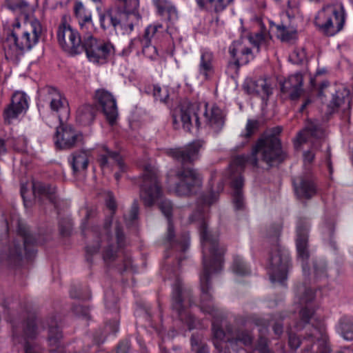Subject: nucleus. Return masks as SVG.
I'll use <instances>...</instances> for the list:
<instances>
[{
  "label": "nucleus",
  "instance_id": "obj_6",
  "mask_svg": "<svg viewBox=\"0 0 353 353\" xmlns=\"http://www.w3.org/2000/svg\"><path fill=\"white\" fill-rule=\"evenodd\" d=\"M41 33L40 21L36 18H30L23 28L17 23L8 39L14 41L17 49L21 51L30 50L39 42Z\"/></svg>",
  "mask_w": 353,
  "mask_h": 353
},
{
  "label": "nucleus",
  "instance_id": "obj_31",
  "mask_svg": "<svg viewBox=\"0 0 353 353\" xmlns=\"http://www.w3.org/2000/svg\"><path fill=\"white\" fill-rule=\"evenodd\" d=\"M73 173L77 174L86 170L89 163V152L80 150L73 152L69 159Z\"/></svg>",
  "mask_w": 353,
  "mask_h": 353
},
{
  "label": "nucleus",
  "instance_id": "obj_40",
  "mask_svg": "<svg viewBox=\"0 0 353 353\" xmlns=\"http://www.w3.org/2000/svg\"><path fill=\"white\" fill-rule=\"evenodd\" d=\"M139 5V0H117V8L134 19H136Z\"/></svg>",
  "mask_w": 353,
  "mask_h": 353
},
{
  "label": "nucleus",
  "instance_id": "obj_13",
  "mask_svg": "<svg viewBox=\"0 0 353 353\" xmlns=\"http://www.w3.org/2000/svg\"><path fill=\"white\" fill-rule=\"evenodd\" d=\"M57 39L61 48L70 55L83 52L84 40L82 41L78 31L65 21H62L57 30Z\"/></svg>",
  "mask_w": 353,
  "mask_h": 353
},
{
  "label": "nucleus",
  "instance_id": "obj_10",
  "mask_svg": "<svg viewBox=\"0 0 353 353\" xmlns=\"http://www.w3.org/2000/svg\"><path fill=\"white\" fill-rule=\"evenodd\" d=\"M38 334L34 319H28L21 325H12V341L14 344H22L25 353H43V349L37 343L31 342Z\"/></svg>",
  "mask_w": 353,
  "mask_h": 353
},
{
  "label": "nucleus",
  "instance_id": "obj_9",
  "mask_svg": "<svg viewBox=\"0 0 353 353\" xmlns=\"http://www.w3.org/2000/svg\"><path fill=\"white\" fill-rule=\"evenodd\" d=\"M191 292L185 288L180 279H177L173 285L172 307L179 316L181 321H185L189 330L196 327V320L193 316L185 312L187 306L192 304Z\"/></svg>",
  "mask_w": 353,
  "mask_h": 353
},
{
  "label": "nucleus",
  "instance_id": "obj_15",
  "mask_svg": "<svg viewBox=\"0 0 353 353\" xmlns=\"http://www.w3.org/2000/svg\"><path fill=\"white\" fill-rule=\"evenodd\" d=\"M178 182L174 192L179 196L195 194L201 188L202 179L197 171L192 168H183L176 174Z\"/></svg>",
  "mask_w": 353,
  "mask_h": 353
},
{
  "label": "nucleus",
  "instance_id": "obj_37",
  "mask_svg": "<svg viewBox=\"0 0 353 353\" xmlns=\"http://www.w3.org/2000/svg\"><path fill=\"white\" fill-rule=\"evenodd\" d=\"M95 117V109L90 105L81 106L77 112V120L83 125L90 124Z\"/></svg>",
  "mask_w": 353,
  "mask_h": 353
},
{
  "label": "nucleus",
  "instance_id": "obj_56",
  "mask_svg": "<svg viewBox=\"0 0 353 353\" xmlns=\"http://www.w3.org/2000/svg\"><path fill=\"white\" fill-rule=\"evenodd\" d=\"M21 254V246L19 243L14 244V248L9 251L8 254L5 255H1L0 256V260L3 261L4 259H7L11 257H14L15 256H19Z\"/></svg>",
  "mask_w": 353,
  "mask_h": 353
},
{
  "label": "nucleus",
  "instance_id": "obj_52",
  "mask_svg": "<svg viewBox=\"0 0 353 353\" xmlns=\"http://www.w3.org/2000/svg\"><path fill=\"white\" fill-rule=\"evenodd\" d=\"M119 330V322L114 319L112 322L108 323L105 327V334L100 339H95V343L99 344L105 340V338L108 334L116 333Z\"/></svg>",
  "mask_w": 353,
  "mask_h": 353
},
{
  "label": "nucleus",
  "instance_id": "obj_24",
  "mask_svg": "<svg viewBox=\"0 0 353 353\" xmlns=\"http://www.w3.org/2000/svg\"><path fill=\"white\" fill-rule=\"evenodd\" d=\"M332 99L329 103V108L333 110L341 108L343 112L350 108V91L343 83H336L330 88Z\"/></svg>",
  "mask_w": 353,
  "mask_h": 353
},
{
  "label": "nucleus",
  "instance_id": "obj_38",
  "mask_svg": "<svg viewBox=\"0 0 353 353\" xmlns=\"http://www.w3.org/2000/svg\"><path fill=\"white\" fill-rule=\"evenodd\" d=\"M75 13L79 19V23L82 30H88L92 28L93 23L92 15L90 13L85 14V9L81 3H77L75 5Z\"/></svg>",
  "mask_w": 353,
  "mask_h": 353
},
{
  "label": "nucleus",
  "instance_id": "obj_62",
  "mask_svg": "<svg viewBox=\"0 0 353 353\" xmlns=\"http://www.w3.org/2000/svg\"><path fill=\"white\" fill-rule=\"evenodd\" d=\"M130 343L124 341L120 343L117 347V353H129Z\"/></svg>",
  "mask_w": 353,
  "mask_h": 353
},
{
  "label": "nucleus",
  "instance_id": "obj_45",
  "mask_svg": "<svg viewBox=\"0 0 353 353\" xmlns=\"http://www.w3.org/2000/svg\"><path fill=\"white\" fill-rule=\"evenodd\" d=\"M232 270L234 274L239 276H245L250 273V268L239 256L234 258Z\"/></svg>",
  "mask_w": 353,
  "mask_h": 353
},
{
  "label": "nucleus",
  "instance_id": "obj_19",
  "mask_svg": "<svg viewBox=\"0 0 353 353\" xmlns=\"http://www.w3.org/2000/svg\"><path fill=\"white\" fill-rule=\"evenodd\" d=\"M309 225L306 221H300L296 225V246L298 259L301 261L303 272L307 274L309 252L307 250Z\"/></svg>",
  "mask_w": 353,
  "mask_h": 353
},
{
  "label": "nucleus",
  "instance_id": "obj_34",
  "mask_svg": "<svg viewBox=\"0 0 353 353\" xmlns=\"http://www.w3.org/2000/svg\"><path fill=\"white\" fill-rule=\"evenodd\" d=\"M141 43L142 45V52L143 54L148 58L150 59H154L157 56V50L154 46L150 44V43H145V40H141L139 39H134L130 41L128 50H123L122 54L123 55L128 54L132 49L138 44Z\"/></svg>",
  "mask_w": 353,
  "mask_h": 353
},
{
  "label": "nucleus",
  "instance_id": "obj_46",
  "mask_svg": "<svg viewBox=\"0 0 353 353\" xmlns=\"http://www.w3.org/2000/svg\"><path fill=\"white\" fill-rule=\"evenodd\" d=\"M192 350L194 353H209L208 345L203 343L201 336L193 334L190 339Z\"/></svg>",
  "mask_w": 353,
  "mask_h": 353
},
{
  "label": "nucleus",
  "instance_id": "obj_35",
  "mask_svg": "<svg viewBox=\"0 0 353 353\" xmlns=\"http://www.w3.org/2000/svg\"><path fill=\"white\" fill-rule=\"evenodd\" d=\"M234 0H196L200 8L210 10L215 12L224 10Z\"/></svg>",
  "mask_w": 353,
  "mask_h": 353
},
{
  "label": "nucleus",
  "instance_id": "obj_43",
  "mask_svg": "<svg viewBox=\"0 0 353 353\" xmlns=\"http://www.w3.org/2000/svg\"><path fill=\"white\" fill-rule=\"evenodd\" d=\"M19 232L23 238V248L26 252H30V245L37 244V241L32 234H30L28 230L21 225H19Z\"/></svg>",
  "mask_w": 353,
  "mask_h": 353
},
{
  "label": "nucleus",
  "instance_id": "obj_12",
  "mask_svg": "<svg viewBox=\"0 0 353 353\" xmlns=\"http://www.w3.org/2000/svg\"><path fill=\"white\" fill-rule=\"evenodd\" d=\"M161 195L157 170L151 165L145 167L140 185V196L146 206L152 205Z\"/></svg>",
  "mask_w": 353,
  "mask_h": 353
},
{
  "label": "nucleus",
  "instance_id": "obj_2",
  "mask_svg": "<svg viewBox=\"0 0 353 353\" xmlns=\"http://www.w3.org/2000/svg\"><path fill=\"white\" fill-rule=\"evenodd\" d=\"M105 203L106 206L112 211L111 216H112L114 211L117 208V205L111 192L107 193ZM111 223L112 217L105 220L103 232L99 233L97 231H93L95 240L86 247L87 255H93L97 253L100 248H103V259L105 262L113 261L117 258L119 249L122 248L125 245L124 235L119 226L117 225L115 238L114 239L110 236L109 227Z\"/></svg>",
  "mask_w": 353,
  "mask_h": 353
},
{
  "label": "nucleus",
  "instance_id": "obj_4",
  "mask_svg": "<svg viewBox=\"0 0 353 353\" xmlns=\"http://www.w3.org/2000/svg\"><path fill=\"white\" fill-rule=\"evenodd\" d=\"M345 19L343 5L339 1H336L324 6L317 12L314 23L325 34L333 36L342 30Z\"/></svg>",
  "mask_w": 353,
  "mask_h": 353
},
{
  "label": "nucleus",
  "instance_id": "obj_14",
  "mask_svg": "<svg viewBox=\"0 0 353 353\" xmlns=\"http://www.w3.org/2000/svg\"><path fill=\"white\" fill-rule=\"evenodd\" d=\"M83 52L90 61L102 64L114 53V48L110 42L98 40L89 34L84 37Z\"/></svg>",
  "mask_w": 353,
  "mask_h": 353
},
{
  "label": "nucleus",
  "instance_id": "obj_22",
  "mask_svg": "<svg viewBox=\"0 0 353 353\" xmlns=\"http://www.w3.org/2000/svg\"><path fill=\"white\" fill-rule=\"evenodd\" d=\"M202 114L204 117L205 127L214 134H219L223 128L225 122V113L219 107L213 105L210 109L203 107Z\"/></svg>",
  "mask_w": 353,
  "mask_h": 353
},
{
  "label": "nucleus",
  "instance_id": "obj_51",
  "mask_svg": "<svg viewBox=\"0 0 353 353\" xmlns=\"http://www.w3.org/2000/svg\"><path fill=\"white\" fill-rule=\"evenodd\" d=\"M105 305L108 310L117 311V298L116 297L114 292L108 290L105 293Z\"/></svg>",
  "mask_w": 353,
  "mask_h": 353
},
{
  "label": "nucleus",
  "instance_id": "obj_49",
  "mask_svg": "<svg viewBox=\"0 0 353 353\" xmlns=\"http://www.w3.org/2000/svg\"><path fill=\"white\" fill-rule=\"evenodd\" d=\"M281 228L282 227L280 223H274L269 225L265 230L266 237L273 241H276L280 236Z\"/></svg>",
  "mask_w": 353,
  "mask_h": 353
},
{
  "label": "nucleus",
  "instance_id": "obj_61",
  "mask_svg": "<svg viewBox=\"0 0 353 353\" xmlns=\"http://www.w3.org/2000/svg\"><path fill=\"white\" fill-rule=\"evenodd\" d=\"M217 199V195L214 193L205 195L202 197V203L208 206L212 205Z\"/></svg>",
  "mask_w": 353,
  "mask_h": 353
},
{
  "label": "nucleus",
  "instance_id": "obj_20",
  "mask_svg": "<svg viewBox=\"0 0 353 353\" xmlns=\"http://www.w3.org/2000/svg\"><path fill=\"white\" fill-rule=\"evenodd\" d=\"M95 101L106 119L110 125H113L118 117L117 101L114 96L108 90L99 89L95 92Z\"/></svg>",
  "mask_w": 353,
  "mask_h": 353
},
{
  "label": "nucleus",
  "instance_id": "obj_3",
  "mask_svg": "<svg viewBox=\"0 0 353 353\" xmlns=\"http://www.w3.org/2000/svg\"><path fill=\"white\" fill-rule=\"evenodd\" d=\"M261 154L263 161L269 165L274 162L280 161L281 144L278 138L270 137L265 139L259 140L250 156L240 155L236 157L232 163V167H236L237 170H241L247 163L253 166H257L258 159L256 157L257 154Z\"/></svg>",
  "mask_w": 353,
  "mask_h": 353
},
{
  "label": "nucleus",
  "instance_id": "obj_7",
  "mask_svg": "<svg viewBox=\"0 0 353 353\" xmlns=\"http://www.w3.org/2000/svg\"><path fill=\"white\" fill-rule=\"evenodd\" d=\"M101 28L105 30L112 28L115 32L121 34H130L134 29V19L117 7L108 8L101 10L97 8Z\"/></svg>",
  "mask_w": 353,
  "mask_h": 353
},
{
  "label": "nucleus",
  "instance_id": "obj_64",
  "mask_svg": "<svg viewBox=\"0 0 353 353\" xmlns=\"http://www.w3.org/2000/svg\"><path fill=\"white\" fill-rule=\"evenodd\" d=\"M325 265L324 264H323L321 265L320 270L318 269L316 264H314V271H315V274L316 275L323 273L325 272Z\"/></svg>",
  "mask_w": 353,
  "mask_h": 353
},
{
  "label": "nucleus",
  "instance_id": "obj_32",
  "mask_svg": "<svg viewBox=\"0 0 353 353\" xmlns=\"http://www.w3.org/2000/svg\"><path fill=\"white\" fill-rule=\"evenodd\" d=\"M214 54L207 50H203L201 53L200 62L199 64V71L200 74L208 78L214 72Z\"/></svg>",
  "mask_w": 353,
  "mask_h": 353
},
{
  "label": "nucleus",
  "instance_id": "obj_29",
  "mask_svg": "<svg viewBox=\"0 0 353 353\" xmlns=\"http://www.w3.org/2000/svg\"><path fill=\"white\" fill-rule=\"evenodd\" d=\"M303 77L296 73L290 75L281 84V90L283 93L288 94L292 100L297 99L301 94Z\"/></svg>",
  "mask_w": 353,
  "mask_h": 353
},
{
  "label": "nucleus",
  "instance_id": "obj_23",
  "mask_svg": "<svg viewBox=\"0 0 353 353\" xmlns=\"http://www.w3.org/2000/svg\"><path fill=\"white\" fill-rule=\"evenodd\" d=\"M28 108V98L22 92L13 94L10 104L4 110L3 117L5 123H12L19 116L26 111Z\"/></svg>",
  "mask_w": 353,
  "mask_h": 353
},
{
  "label": "nucleus",
  "instance_id": "obj_53",
  "mask_svg": "<svg viewBox=\"0 0 353 353\" xmlns=\"http://www.w3.org/2000/svg\"><path fill=\"white\" fill-rule=\"evenodd\" d=\"M62 338L61 332L57 327H50L49 329L48 341L50 345L57 346Z\"/></svg>",
  "mask_w": 353,
  "mask_h": 353
},
{
  "label": "nucleus",
  "instance_id": "obj_28",
  "mask_svg": "<svg viewBox=\"0 0 353 353\" xmlns=\"http://www.w3.org/2000/svg\"><path fill=\"white\" fill-rule=\"evenodd\" d=\"M294 191L300 199H310L317 192L316 186L310 175H301L293 179Z\"/></svg>",
  "mask_w": 353,
  "mask_h": 353
},
{
  "label": "nucleus",
  "instance_id": "obj_58",
  "mask_svg": "<svg viewBox=\"0 0 353 353\" xmlns=\"http://www.w3.org/2000/svg\"><path fill=\"white\" fill-rule=\"evenodd\" d=\"M289 335V340H288V344L289 346L294 350L297 349L301 344V340L299 337L296 336V334H293L292 331H290L288 332Z\"/></svg>",
  "mask_w": 353,
  "mask_h": 353
},
{
  "label": "nucleus",
  "instance_id": "obj_39",
  "mask_svg": "<svg viewBox=\"0 0 353 353\" xmlns=\"http://www.w3.org/2000/svg\"><path fill=\"white\" fill-rule=\"evenodd\" d=\"M33 192L35 196H46L51 202H54L56 189L51 185L41 182H34L32 184Z\"/></svg>",
  "mask_w": 353,
  "mask_h": 353
},
{
  "label": "nucleus",
  "instance_id": "obj_55",
  "mask_svg": "<svg viewBox=\"0 0 353 353\" xmlns=\"http://www.w3.org/2000/svg\"><path fill=\"white\" fill-rule=\"evenodd\" d=\"M139 212V206L137 201H134L128 215L125 216V220L128 226L132 225L133 222L137 220Z\"/></svg>",
  "mask_w": 353,
  "mask_h": 353
},
{
  "label": "nucleus",
  "instance_id": "obj_33",
  "mask_svg": "<svg viewBox=\"0 0 353 353\" xmlns=\"http://www.w3.org/2000/svg\"><path fill=\"white\" fill-rule=\"evenodd\" d=\"M243 179L241 175L234 176L231 179V187L233 190V203L236 210H241L244 206V200L241 192Z\"/></svg>",
  "mask_w": 353,
  "mask_h": 353
},
{
  "label": "nucleus",
  "instance_id": "obj_26",
  "mask_svg": "<svg viewBox=\"0 0 353 353\" xmlns=\"http://www.w3.org/2000/svg\"><path fill=\"white\" fill-rule=\"evenodd\" d=\"M244 88L250 94L260 96L263 100H268L273 93V84L270 79L259 78L256 80H248Z\"/></svg>",
  "mask_w": 353,
  "mask_h": 353
},
{
  "label": "nucleus",
  "instance_id": "obj_17",
  "mask_svg": "<svg viewBox=\"0 0 353 353\" xmlns=\"http://www.w3.org/2000/svg\"><path fill=\"white\" fill-rule=\"evenodd\" d=\"M41 96L43 100L48 103L53 112L58 113L57 116H53L57 120L61 121V117H67L69 114L68 103L66 99L54 88L45 87L41 90Z\"/></svg>",
  "mask_w": 353,
  "mask_h": 353
},
{
  "label": "nucleus",
  "instance_id": "obj_54",
  "mask_svg": "<svg viewBox=\"0 0 353 353\" xmlns=\"http://www.w3.org/2000/svg\"><path fill=\"white\" fill-rule=\"evenodd\" d=\"M306 59V53L303 48L296 49L290 55V59L296 64L303 63Z\"/></svg>",
  "mask_w": 353,
  "mask_h": 353
},
{
  "label": "nucleus",
  "instance_id": "obj_59",
  "mask_svg": "<svg viewBox=\"0 0 353 353\" xmlns=\"http://www.w3.org/2000/svg\"><path fill=\"white\" fill-rule=\"evenodd\" d=\"M155 5L161 14H164L166 10L172 6L171 3L167 0H156Z\"/></svg>",
  "mask_w": 353,
  "mask_h": 353
},
{
  "label": "nucleus",
  "instance_id": "obj_18",
  "mask_svg": "<svg viewBox=\"0 0 353 353\" xmlns=\"http://www.w3.org/2000/svg\"><path fill=\"white\" fill-rule=\"evenodd\" d=\"M159 208L162 213L168 220L166 243L170 244L171 249H173L176 252L179 251L181 254H184L189 247V236L188 234H185L183 236L181 241L172 240L174 238V229L170 220L172 210L171 202L168 200H163L160 203Z\"/></svg>",
  "mask_w": 353,
  "mask_h": 353
},
{
  "label": "nucleus",
  "instance_id": "obj_1",
  "mask_svg": "<svg viewBox=\"0 0 353 353\" xmlns=\"http://www.w3.org/2000/svg\"><path fill=\"white\" fill-rule=\"evenodd\" d=\"M200 235L203 250V272L200 275L201 290V310L211 315L214 320L212 323L213 343L219 353L223 350L222 343L228 342L231 346L238 345L248 346L252 344L253 338L250 333L241 328L227 327V333L221 327L219 319L221 312L210 303L212 296L210 293L209 281L212 272H217L223 266V256L225 249L218 243V235L208 230V223L202 221L200 225Z\"/></svg>",
  "mask_w": 353,
  "mask_h": 353
},
{
  "label": "nucleus",
  "instance_id": "obj_44",
  "mask_svg": "<svg viewBox=\"0 0 353 353\" xmlns=\"http://www.w3.org/2000/svg\"><path fill=\"white\" fill-rule=\"evenodd\" d=\"M301 321L295 324L294 327L296 330L303 329L306 324L310 322L314 316V310L313 308L305 307L301 310L300 312Z\"/></svg>",
  "mask_w": 353,
  "mask_h": 353
},
{
  "label": "nucleus",
  "instance_id": "obj_21",
  "mask_svg": "<svg viewBox=\"0 0 353 353\" xmlns=\"http://www.w3.org/2000/svg\"><path fill=\"white\" fill-rule=\"evenodd\" d=\"M83 142V135L71 125H66L57 128L56 145L61 149H70Z\"/></svg>",
  "mask_w": 353,
  "mask_h": 353
},
{
  "label": "nucleus",
  "instance_id": "obj_47",
  "mask_svg": "<svg viewBox=\"0 0 353 353\" xmlns=\"http://www.w3.org/2000/svg\"><path fill=\"white\" fill-rule=\"evenodd\" d=\"M297 293L300 296L301 303H308L314 298V291L305 285H300L297 288Z\"/></svg>",
  "mask_w": 353,
  "mask_h": 353
},
{
  "label": "nucleus",
  "instance_id": "obj_60",
  "mask_svg": "<svg viewBox=\"0 0 353 353\" xmlns=\"http://www.w3.org/2000/svg\"><path fill=\"white\" fill-rule=\"evenodd\" d=\"M164 14H167L168 20L172 23L178 19L177 10L176 8L172 5L170 6L168 10H166Z\"/></svg>",
  "mask_w": 353,
  "mask_h": 353
},
{
  "label": "nucleus",
  "instance_id": "obj_41",
  "mask_svg": "<svg viewBox=\"0 0 353 353\" xmlns=\"http://www.w3.org/2000/svg\"><path fill=\"white\" fill-rule=\"evenodd\" d=\"M339 328L343 339L353 341V318L344 316L340 320Z\"/></svg>",
  "mask_w": 353,
  "mask_h": 353
},
{
  "label": "nucleus",
  "instance_id": "obj_30",
  "mask_svg": "<svg viewBox=\"0 0 353 353\" xmlns=\"http://www.w3.org/2000/svg\"><path fill=\"white\" fill-rule=\"evenodd\" d=\"M283 316L281 314H275L274 315L270 320L265 319L261 318H255L254 319V324L259 327V332L260 333V336H263L268 332V326L270 324H272V328L274 334L280 336L283 332V325L280 323L281 320L283 319Z\"/></svg>",
  "mask_w": 353,
  "mask_h": 353
},
{
  "label": "nucleus",
  "instance_id": "obj_8",
  "mask_svg": "<svg viewBox=\"0 0 353 353\" xmlns=\"http://www.w3.org/2000/svg\"><path fill=\"white\" fill-rule=\"evenodd\" d=\"M325 133L321 125L314 121L308 122L305 128L297 134L294 145L297 148L305 142L312 143V148L303 153L304 164H310L314 158V152L319 150L324 140Z\"/></svg>",
  "mask_w": 353,
  "mask_h": 353
},
{
  "label": "nucleus",
  "instance_id": "obj_16",
  "mask_svg": "<svg viewBox=\"0 0 353 353\" xmlns=\"http://www.w3.org/2000/svg\"><path fill=\"white\" fill-rule=\"evenodd\" d=\"M202 105L196 102L191 103L184 101L180 106L179 110L176 111L173 115L174 122L176 123L179 120L183 123V127L188 131L194 125L196 128L201 127L200 114H202Z\"/></svg>",
  "mask_w": 353,
  "mask_h": 353
},
{
  "label": "nucleus",
  "instance_id": "obj_57",
  "mask_svg": "<svg viewBox=\"0 0 353 353\" xmlns=\"http://www.w3.org/2000/svg\"><path fill=\"white\" fill-rule=\"evenodd\" d=\"M268 339L260 336L256 347L259 353H272L268 347Z\"/></svg>",
  "mask_w": 353,
  "mask_h": 353
},
{
  "label": "nucleus",
  "instance_id": "obj_25",
  "mask_svg": "<svg viewBox=\"0 0 353 353\" xmlns=\"http://www.w3.org/2000/svg\"><path fill=\"white\" fill-rule=\"evenodd\" d=\"M201 147V141H196L184 148L170 149L168 151V154L183 163H191L198 159L199 152Z\"/></svg>",
  "mask_w": 353,
  "mask_h": 353
},
{
  "label": "nucleus",
  "instance_id": "obj_11",
  "mask_svg": "<svg viewBox=\"0 0 353 353\" xmlns=\"http://www.w3.org/2000/svg\"><path fill=\"white\" fill-rule=\"evenodd\" d=\"M290 261L289 252L285 248L276 245L272 250L268 272L272 283L283 284L287 279Z\"/></svg>",
  "mask_w": 353,
  "mask_h": 353
},
{
  "label": "nucleus",
  "instance_id": "obj_42",
  "mask_svg": "<svg viewBox=\"0 0 353 353\" xmlns=\"http://www.w3.org/2000/svg\"><path fill=\"white\" fill-rule=\"evenodd\" d=\"M259 122L257 120L248 119L245 130L241 133L239 138L242 145L248 143L252 136L258 130Z\"/></svg>",
  "mask_w": 353,
  "mask_h": 353
},
{
  "label": "nucleus",
  "instance_id": "obj_50",
  "mask_svg": "<svg viewBox=\"0 0 353 353\" xmlns=\"http://www.w3.org/2000/svg\"><path fill=\"white\" fill-rule=\"evenodd\" d=\"M153 96L157 101L165 103L169 97L168 90L166 88H161L158 85L153 86Z\"/></svg>",
  "mask_w": 353,
  "mask_h": 353
},
{
  "label": "nucleus",
  "instance_id": "obj_36",
  "mask_svg": "<svg viewBox=\"0 0 353 353\" xmlns=\"http://www.w3.org/2000/svg\"><path fill=\"white\" fill-rule=\"evenodd\" d=\"M167 31L168 29L165 28L160 23L151 24L146 28L142 40H145V43H151L152 39L159 41L164 36Z\"/></svg>",
  "mask_w": 353,
  "mask_h": 353
},
{
  "label": "nucleus",
  "instance_id": "obj_48",
  "mask_svg": "<svg viewBox=\"0 0 353 353\" xmlns=\"http://www.w3.org/2000/svg\"><path fill=\"white\" fill-rule=\"evenodd\" d=\"M275 27L276 29L277 37L281 40L287 41L293 39L294 37L295 32L288 30V28L283 24L276 25Z\"/></svg>",
  "mask_w": 353,
  "mask_h": 353
},
{
  "label": "nucleus",
  "instance_id": "obj_5",
  "mask_svg": "<svg viewBox=\"0 0 353 353\" xmlns=\"http://www.w3.org/2000/svg\"><path fill=\"white\" fill-rule=\"evenodd\" d=\"M270 42V38L266 34L258 32L234 41L229 48V52L235 60V65H245L253 59L252 46L259 52L260 48L266 49Z\"/></svg>",
  "mask_w": 353,
  "mask_h": 353
},
{
  "label": "nucleus",
  "instance_id": "obj_27",
  "mask_svg": "<svg viewBox=\"0 0 353 353\" xmlns=\"http://www.w3.org/2000/svg\"><path fill=\"white\" fill-rule=\"evenodd\" d=\"M98 161L103 170L112 169L114 165H117L121 172L125 170L121 155L117 152L110 150L105 145H102L99 149Z\"/></svg>",
  "mask_w": 353,
  "mask_h": 353
},
{
  "label": "nucleus",
  "instance_id": "obj_63",
  "mask_svg": "<svg viewBox=\"0 0 353 353\" xmlns=\"http://www.w3.org/2000/svg\"><path fill=\"white\" fill-rule=\"evenodd\" d=\"M74 312L77 315H81L82 316L87 317L89 314L88 310L81 305H77L73 308Z\"/></svg>",
  "mask_w": 353,
  "mask_h": 353
}]
</instances>
